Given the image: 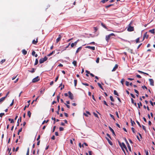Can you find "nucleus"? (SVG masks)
<instances>
[{"label": "nucleus", "mask_w": 155, "mask_h": 155, "mask_svg": "<svg viewBox=\"0 0 155 155\" xmlns=\"http://www.w3.org/2000/svg\"><path fill=\"white\" fill-rule=\"evenodd\" d=\"M132 24V21H131L128 25V27L127 28V30L129 31H134V28L131 26V25Z\"/></svg>", "instance_id": "nucleus-1"}, {"label": "nucleus", "mask_w": 155, "mask_h": 155, "mask_svg": "<svg viewBox=\"0 0 155 155\" xmlns=\"http://www.w3.org/2000/svg\"><path fill=\"white\" fill-rule=\"evenodd\" d=\"M48 59V58L46 56H45L44 58H41L39 60V63L42 64L46 61Z\"/></svg>", "instance_id": "nucleus-2"}, {"label": "nucleus", "mask_w": 155, "mask_h": 155, "mask_svg": "<svg viewBox=\"0 0 155 155\" xmlns=\"http://www.w3.org/2000/svg\"><path fill=\"white\" fill-rule=\"evenodd\" d=\"M119 143L120 146L121 148H124L127 151V147L124 143L123 142L122 143H121L120 142H119Z\"/></svg>", "instance_id": "nucleus-3"}, {"label": "nucleus", "mask_w": 155, "mask_h": 155, "mask_svg": "<svg viewBox=\"0 0 155 155\" xmlns=\"http://www.w3.org/2000/svg\"><path fill=\"white\" fill-rule=\"evenodd\" d=\"M114 36V34L113 33H111L110 35L106 36V40L107 42H108L110 38V37L111 36Z\"/></svg>", "instance_id": "nucleus-4"}, {"label": "nucleus", "mask_w": 155, "mask_h": 155, "mask_svg": "<svg viewBox=\"0 0 155 155\" xmlns=\"http://www.w3.org/2000/svg\"><path fill=\"white\" fill-rule=\"evenodd\" d=\"M68 94H69V97L71 100L74 99V96L73 94L71 93V92L70 91H69L68 92Z\"/></svg>", "instance_id": "nucleus-5"}, {"label": "nucleus", "mask_w": 155, "mask_h": 155, "mask_svg": "<svg viewBox=\"0 0 155 155\" xmlns=\"http://www.w3.org/2000/svg\"><path fill=\"white\" fill-rule=\"evenodd\" d=\"M39 80L40 79L39 78V77L37 76L32 80V82L33 83H35V82L38 81H39Z\"/></svg>", "instance_id": "nucleus-6"}, {"label": "nucleus", "mask_w": 155, "mask_h": 155, "mask_svg": "<svg viewBox=\"0 0 155 155\" xmlns=\"http://www.w3.org/2000/svg\"><path fill=\"white\" fill-rule=\"evenodd\" d=\"M149 81L150 83V84L152 86H154V81L152 79H149Z\"/></svg>", "instance_id": "nucleus-7"}, {"label": "nucleus", "mask_w": 155, "mask_h": 155, "mask_svg": "<svg viewBox=\"0 0 155 155\" xmlns=\"http://www.w3.org/2000/svg\"><path fill=\"white\" fill-rule=\"evenodd\" d=\"M86 48H88L89 49H91L93 51H94L95 50V48L94 47H92L90 46H87L86 47Z\"/></svg>", "instance_id": "nucleus-8"}, {"label": "nucleus", "mask_w": 155, "mask_h": 155, "mask_svg": "<svg viewBox=\"0 0 155 155\" xmlns=\"http://www.w3.org/2000/svg\"><path fill=\"white\" fill-rule=\"evenodd\" d=\"M61 37L60 35H58V37L56 40V42L58 43L61 39Z\"/></svg>", "instance_id": "nucleus-9"}, {"label": "nucleus", "mask_w": 155, "mask_h": 155, "mask_svg": "<svg viewBox=\"0 0 155 155\" xmlns=\"http://www.w3.org/2000/svg\"><path fill=\"white\" fill-rule=\"evenodd\" d=\"M118 65L117 64H116L114 68H113L112 70V71H115L118 68Z\"/></svg>", "instance_id": "nucleus-10"}, {"label": "nucleus", "mask_w": 155, "mask_h": 155, "mask_svg": "<svg viewBox=\"0 0 155 155\" xmlns=\"http://www.w3.org/2000/svg\"><path fill=\"white\" fill-rule=\"evenodd\" d=\"M38 42V38L36 39V40H33L32 41L33 44L34 45H36Z\"/></svg>", "instance_id": "nucleus-11"}, {"label": "nucleus", "mask_w": 155, "mask_h": 155, "mask_svg": "<svg viewBox=\"0 0 155 155\" xmlns=\"http://www.w3.org/2000/svg\"><path fill=\"white\" fill-rule=\"evenodd\" d=\"M106 139L107 140L108 143L110 145H113V143H112V142L111 141V140H110L109 138L106 137Z\"/></svg>", "instance_id": "nucleus-12"}, {"label": "nucleus", "mask_w": 155, "mask_h": 155, "mask_svg": "<svg viewBox=\"0 0 155 155\" xmlns=\"http://www.w3.org/2000/svg\"><path fill=\"white\" fill-rule=\"evenodd\" d=\"M109 130L111 131L113 134L115 135V134L114 130L110 127H109Z\"/></svg>", "instance_id": "nucleus-13"}, {"label": "nucleus", "mask_w": 155, "mask_h": 155, "mask_svg": "<svg viewBox=\"0 0 155 155\" xmlns=\"http://www.w3.org/2000/svg\"><path fill=\"white\" fill-rule=\"evenodd\" d=\"M22 53L24 55H25L27 53V51L25 49H23L22 51Z\"/></svg>", "instance_id": "nucleus-14"}, {"label": "nucleus", "mask_w": 155, "mask_h": 155, "mask_svg": "<svg viewBox=\"0 0 155 155\" xmlns=\"http://www.w3.org/2000/svg\"><path fill=\"white\" fill-rule=\"evenodd\" d=\"M81 49H82L81 47H80L78 48L77 49V50L76 51V53H78L80 51H81Z\"/></svg>", "instance_id": "nucleus-15"}, {"label": "nucleus", "mask_w": 155, "mask_h": 155, "mask_svg": "<svg viewBox=\"0 0 155 155\" xmlns=\"http://www.w3.org/2000/svg\"><path fill=\"white\" fill-rule=\"evenodd\" d=\"M144 37H145L146 38H148L149 37V35H147V32H146L143 35Z\"/></svg>", "instance_id": "nucleus-16"}, {"label": "nucleus", "mask_w": 155, "mask_h": 155, "mask_svg": "<svg viewBox=\"0 0 155 155\" xmlns=\"http://www.w3.org/2000/svg\"><path fill=\"white\" fill-rule=\"evenodd\" d=\"M5 97H2L0 99V104L5 100Z\"/></svg>", "instance_id": "nucleus-17"}, {"label": "nucleus", "mask_w": 155, "mask_h": 155, "mask_svg": "<svg viewBox=\"0 0 155 155\" xmlns=\"http://www.w3.org/2000/svg\"><path fill=\"white\" fill-rule=\"evenodd\" d=\"M72 63L75 66H77V62L76 61H74Z\"/></svg>", "instance_id": "nucleus-18"}, {"label": "nucleus", "mask_w": 155, "mask_h": 155, "mask_svg": "<svg viewBox=\"0 0 155 155\" xmlns=\"http://www.w3.org/2000/svg\"><path fill=\"white\" fill-rule=\"evenodd\" d=\"M154 29H153L152 30H150L149 31V32L152 33V34H154L155 33Z\"/></svg>", "instance_id": "nucleus-19"}, {"label": "nucleus", "mask_w": 155, "mask_h": 155, "mask_svg": "<svg viewBox=\"0 0 155 155\" xmlns=\"http://www.w3.org/2000/svg\"><path fill=\"white\" fill-rule=\"evenodd\" d=\"M101 25H102V26L104 28H105V29H107V27L102 22H101Z\"/></svg>", "instance_id": "nucleus-20"}, {"label": "nucleus", "mask_w": 155, "mask_h": 155, "mask_svg": "<svg viewBox=\"0 0 155 155\" xmlns=\"http://www.w3.org/2000/svg\"><path fill=\"white\" fill-rule=\"evenodd\" d=\"M130 120H131V125L132 126H134V124H135V123L134 122V121H133L132 119H130Z\"/></svg>", "instance_id": "nucleus-21"}, {"label": "nucleus", "mask_w": 155, "mask_h": 155, "mask_svg": "<svg viewBox=\"0 0 155 155\" xmlns=\"http://www.w3.org/2000/svg\"><path fill=\"white\" fill-rule=\"evenodd\" d=\"M55 53L54 51H53L52 52H51L50 54L47 55L48 56H50L52 55L54 53Z\"/></svg>", "instance_id": "nucleus-22"}, {"label": "nucleus", "mask_w": 155, "mask_h": 155, "mask_svg": "<svg viewBox=\"0 0 155 155\" xmlns=\"http://www.w3.org/2000/svg\"><path fill=\"white\" fill-rule=\"evenodd\" d=\"M27 114L28 115V116L30 118L31 116V113L30 111H28Z\"/></svg>", "instance_id": "nucleus-23"}, {"label": "nucleus", "mask_w": 155, "mask_h": 155, "mask_svg": "<svg viewBox=\"0 0 155 155\" xmlns=\"http://www.w3.org/2000/svg\"><path fill=\"white\" fill-rule=\"evenodd\" d=\"M137 104L138 105V107L139 108H140V106H142V104L140 102L139 103H138Z\"/></svg>", "instance_id": "nucleus-24"}, {"label": "nucleus", "mask_w": 155, "mask_h": 155, "mask_svg": "<svg viewBox=\"0 0 155 155\" xmlns=\"http://www.w3.org/2000/svg\"><path fill=\"white\" fill-rule=\"evenodd\" d=\"M97 84H98V86L100 87L101 89L102 90H104L101 84L100 83H97Z\"/></svg>", "instance_id": "nucleus-25"}, {"label": "nucleus", "mask_w": 155, "mask_h": 155, "mask_svg": "<svg viewBox=\"0 0 155 155\" xmlns=\"http://www.w3.org/2000/svg\"><path fill=\"white\" fill-rule=\"evenodd\" d=\"M114 94L115 95H117V96H119L118 93H117V91L116 90H114Z\"/></svg>", "instance_id": "nucleus-26"}, {"label": "nucleus", "mask_w": 155, "mask_h": 155, "mask_svg": "<svg viewBox=\"0 0 155 155\" xmlns=\"http://www.w3.org/2000/svg\"><path fill=\"white\" fill-rule=\"evenodd\" d=\"M29 71L32 73H33L35 71V69L34 68H32L31 71Z\"/></svg>", "instance_id": "nucleus-27"}, {"label": "nucleus", "mask_w": 155, "mask_h": 155, "mask_svg": "<svg viewBox=\"0 0 155 155\" xmlns=\"http://www.w3.org/2000/svg\"><path fill=\"white\" fill-rule=\"evenodd\" d=\"M38 59H35V62L34 64V65H36L37 64H38Z\"/></svg>", "instance_id": "nucleus-28"}, {"label": "nucleus", "mask_w": 155, "mask_h": 155, "mask_svg": "<svg viewBox=\"0 0 155 155\" xmlns=\"http://www.w3.org/2000/svg\"><path fill=\"white\" fill-rule=\"evenodd\" d=\"M110 115V117L113 118V119L114 120H115V119L114 118V116L112 114H109Z\"/></svg>", "instance_id": "nucleus-29"}, {"label": "nucleus", "mask_w": 155, "mask_h": 155, "mask_svg": "<svg viewBox=\"0 0 155 155\" xmlns=\"http://www.w3.org/2000/svg\"><path fill=\"white\" fill-rule=\"evenodd\" d=\"M71 44V43H69V44H68V45L67 46H66V47H65L64 48V50H66V49L68 48L69 47V46H70V45Z\"/></svg>", "instance_id": "nucleus-30"}, {"label": "nucleus", "mask_w": 155, "mask_h": 155, "mask_svg": "<svg viewBox=\"0 0 155 155\" xmlns=\"http://www.w3.org/2000/svg\"><path fill=\"white\" fill-rule=\"evenodd\" d=\"M74 85L75 87H76L77 85V80H74Z\"/></svg>", "instance_id": "nucleus-31"}, {"label": "nucleus", "mask_w": 155, "mask_h": 155, "mask_svg": "<svg viewBox=\"0 0 155 155\" xmlns=\"http://www.w3.org/2000/svg\"><path fill=\"white\" fill-rule=\"evenodd\" d=\"M113 5H114L113 4H110V5H109L106 6V7H105V8H109L110 7V6H113Z\"/></svg>", "instance_id": "nucleus-32"}, {"label": "nucleus", "mask_w": 155, "mask_h": 155, "mask_svg": "<svg viewBox=\"0 0 155 155\" xmlns=\"http://www.w3.org/2000/svg\"><path fill=\"white\" fill-rule=\"evenodd\" d=\"M110 99L111 101H112L113 102L114 101V99L113 98L112 96H110Z\"/></svg>", "instance_id": "nucleus-33"}, {"label": "nucleus", "mask_w": 155, "mask_h": 155, "mask_svg": "<svg viewBox=\"0 0 155 155\" xmlns=\"http://www.w3.org/2000/svg\"><path fill=\"white\" fill-rule=\"evenodd\" d=\"M8 120L9 121H11V123H13L14 121L13 119H12L11 118H9Z\"/></svg>", "instance_id": "nucleus-34"}, {"label": "nucleus", "mask_w": 155, "mask_h": 155, "mask_svg": "<svg viewBox=\"0 0 155 155\" xmlns=\"http://www.w3.org/2000/svg\"><path fill=\"white\" fill-rule=\"evenodd\" d=\"M139 40H140V38H137L136 40V43H138L139 42Z\"/></svg>", "instance_id": "nucleus-35"}, {"label": "nucleus", "mask_w": 155, "mask_h": 155, "mask_svg": "<svg viewBox=\"0 0 155 155\" xmlns=\"http://www.w3.org/2000/svg\"><path fill=\"white\" fill-rule=\"evenodd\" d=\"M5 59L2 60H1L0 61V63L1 64H2V63H3L4 62H5Z\"/></svg>", "instance_id": "nucleus-36"}, {"label": "nucleus", "mask_w": 155, "mask_h": 155, "mask_svg": "<svg viewBox=\"0 0 155 155\" xmlns=\"http://www.w3.org/2000/svg\"><path fill=\"white\" fill-rule=\"evenodd\" d=\"M124 81L125 80L123 78L121 79L120 82L122 85L124 84Z\"/></svg>", "instance_id": "nucleus-37"}, {"label": "nucleus", "mask_w": 155, "mask_h": 155, "mask_svg": "<svg viewBox=\"0 0 155 155\" xmlns=\"http://www.w3.org/2000/svg\"><path fill=\"white\" fill-rule=\"evenodd\" d=\"M29 105L30 104H28V105L27 106L26 105L24 107L23 110H25L26 107H29Z\"/></svg>", "instance_id": "nucleus-38"}, {"label": "nucleus", "mask_w": 155, "mask_h": 155, "mask_svg": "<svg viewBox=\"0 0 155 155\" xmlns=\"http://www.w3.org/2000/svg\"><path fill=\"white\" fill-rule=\"evenodd\" d=\"M48 121H49V120H46H46H44L43 122H42V124H44V123H47L48 122Z\"/></svg>", "instance_id": "nucleus-39"}, {"label": "nucleus", "mask_w": 155, "mask_h": 155, "mask_svg": "<svg viewBox=\"0 0 155 155\" xmlns=\"http://www.w3.org/2000/svg\"><path fill=\"white\" fill-rule=\"evenodd\" d=\"M59 130L60 131H63L64 130V129L63 127H60L59 128Z\"/></svg>", "instance_id": "nucleus-40"}, {"label": "nucleus", "mask_w": 155, "mask_h": 155, "mask_svg": "<svg viewBox=\"0 0 155 155\" xmlns=\"http://www.w3.org/2000/svg\"><path fill=\"white\" fill-rule=\"evenodd\" d=\"M142 128L144 130V131L146 132V128H145V126H144V125H142Z\"/></svg>", "instance_id": "nucleus-41"}, {"label": "nucleus", "mask_w": 155, "mask_h": 155, "mask_svg": "<svg viewBox=\"0 0 155 155\" xmlns=\"http://www.w3.org/2000/svg\"><path fill=\"white\" fill-rule=\"evenodd\" d=\"M31 54L32 56H34L35 55V51H32Z\"/></svg>", "instance_id": "nucleus-42"}, {"label": "nucleus", "mask_w": 155, "mask_h": 155, "mask_svg": "<svg viewBox=\"0 0 155 155\" xmlns=\"http://www.w3.org/2000/svg\"><path fill=\"white\" fill-rule=\"evenodd\" d=\"M79 41V40H78L76 41H75L74 43H73L75 45V46H76L77 45V43Z\"/></svg>", "instance_id": "nucleus-43"}, {"label": "nucleus", "mask_w": 155, "mask_h": 155, "mask_svg": "<svg viewBox=\"0 0 155 155\" xmlns=\"http://www.w3.org/2000/svg\"><path fill=\"white\" fill-rule=\"evenodd\" d=\"M132 131V132L133 133H135V129L134 128V127H132L131 128Z\"/></svg>", "instance_id": "nucleus-44"}, {"label": "nucleus", "mask_w": 155, "mask_h": 155, "mask_svg": "<svg viewBox=\"0 0 155 155\" xmlns=\"http://www.w3.org/2000/svg\"><path fill=\"white\" fill-rule=\"evenodd\" d=\"M93 114H94V116L95 117H98V115H97V114H96V113H95V112H94V113H93Z\"/></svg>", "instance_id": "nucleus-45"}, {"label": "nucleus", "mask_w": 155, "mask_h": 155, "mask_svg": "<svg viewBox=\"0 0 155 155\" xmlns=\"http://www.w3.org/2000/svg\"><path fill=\"white\" fill-rule=\"evenodd\" d=\"M134 91L137 94H138V95H139V92L136 89H134Z\"/></svg>", "instance_id": "nucleus-46"}, {"label": "nucleus", "mask_w": 155, "mask_h": 155, "mask_svg": "<svg viewBox=\"0 0 155 155\" xmlns=\"http://www.w3.org/2000/svg\"><path fill=\"white\" fill-rule=\"evenodd\" d=\"M137 123V124H138V125L140 127H141V125H140V123L137 121V120L136 121Z\"/></svg>", "instance_id": "nucleus-47"}, {"label": "nucleus", "mask_w": 155, "mask_h": 155, "mask_svg": "<svg viewBox=\"0 0 155 155\" xmlns=\"http://www.w3.org/2000/svg\"><path fill=\"white\" fill-rule=\"evenodd\" d=\"M126 85L127 86H128L129 85V82L127 81H126Z\"/></svg>", "instance_id": "nucleus-48"}, {"label": "nucleus", "mask_w": 155, "mask_h": 155, "mask_svg": "<svg viewBox=\"0 0 155 155\" xmlns=\"http://www.w3.org/2000/svg\"><path fill=\"white\" fill-rule=\"evenodd\" d=\"M5 115L4 113H1L0 114V117H2L3 116Z\"/></svg>", "instance_id": "nucleus-49"}, {"label": "nucleus", "mask_w": 155, "mask_h": 155, "mask_svg": "<svg viewBox=\"0 0 155 155\" xmlns=\"http://www.w3.org/2000/svg\"><path fill=\"white\" fill-rule=\"evenodd\" d=\"M60 98V95H58L57 96V101L58 102H59V99Z\"/></svg>", "instance_id": "nucleus-50"}, {"label": "nucleus", "mask_w": 155, "mask_h": 155, "mask_svg": "<svg viewBox=\"0 0 155 155\" xmlns=\"http://www.w3.org/2000/svg\"><path fill=\"white\" fill-rule=\"evenodd\" d=\"M51 119L53 120H54V124H55V120H56L55 118L54 117L53 118V117H52L51 118Z\"/></svg>", "instance_id": "nucleus-51"}, {"label": "nucleus", "mask_w": 155, "mask_h": 155, "mask_svg": "<svg viewBox=\"0 0 155 155\" xmlns=\"http://www.w3.org/2000/svg\"><path fill=\"white\" fill-rule=\"evenodd\" d=\"M142 87L143 89H144V88H145L146 89H147V87L145 86H142Z\"/></svg>", "instance_id": "nucleus-52"}, {"label": "nucleus", "mask_w": 155, "mask_h": 155, "mask_svg": "<svg viewBox=\"0 0 155 155\" xmlns=\"http://www.w3.org/2000/svg\"><path fill=\"white\" fill-rule=\"evenodd\" d=\"M104 104H105V105H106L107 106H108V105L107 104L106 102L105 101H104Z\"/></svg>", "instance_id": "nucleus-53"}, {"label": "nucleus", "mask_w": 155, "mask_h": 155, "mask_svg": "<svg viewBox=\"0 0 155 155\" xmlns=\"http://www.w3.org/2000/svg\"><path fill=\"white\" fill-rule=\"evenodd\" d=\"M82 84L84 85H85V86H88L89 85L87 84V83H82Z\"/></svg>", "instance_id": "nucleus-54"}, {"label": "nucleus", "mask_w": 155, "mask_h": 155, "mask_svg": "<svg viewBox=\"0 0 155 155\" xmlns=\"http://www.w3.org/2000/svg\"><path fill=\"white\" fill-rule=\"evenodd\" d=\"M39 97V96H38V97H37L36 98V99L35 100H34L32 102V103H31V104H32L34 101H36L37 100V99H38V98Z\"/></svg>", "instance_id": "nucleus-55"}, {"label": "nucleus", "mask_w": 155, "mask_h": 155, "mask_svg": "<svg viewBox=\"0 0 155 155\" xmlns=\"http://www.w3.org/2000/svg\"><path fill=\"white\" fill-rule=\"evenodd\" d=\"M107 2L106 1V0H102L101 2H102V3H104L105 2Z\"/></svg>", "instance_id": "nucleus-56"}, {"label": "nucleus", "mask_w": 155, "mask_h": 155, "mask_svg": "<svg viewBox=\"0 0 155 155\" xmlns=\"http://www.w3.org/2000/svg\"><path fill=\"white\" fill-rule=\"evenodd\" d=\"M115 113H116V114L117 117L119 118V115H118V112L117 111H116L115 112Z\"/></svg>", "instance_id": "nucleus-57"}, {"label": "nucleus", "mask_w": 155, "mask_h": 155, "mask_svg": "<svg viewBox=\"0 0 155 155\" xmlns=\"http://www.w3.org/2000/svg\"><path fill=\"white\" fill-rule=\"evenodd\" d=\"M51 139L53 140H54L55 139V137L54 135L52 136V137H51Z\"/></svg>", "instance_id": "nucleus-58"}, {"label": "nucleus", "mask_w": 155, "mask_h": 155, "mask_svg": "<svg viewBox=\"0 0 155 155\" xmlns=\"http://www.w3.org/2000/svg\"><path fill=\"white\" fill-rule=\"evenodd\" d=\"M130 95L132 97L135 98V96L133 94L131 93L130 94Z\"/></svg>", "instance_id": "nucleus-59"}, {"label": "nucleus", "mask_w": 155, "mask_h": 155, "mask_svg": "<svg viewBox=\"0 0 155 155\" xmlns=\"http://www.w3.org/2000/svg\"><path fill=\"white\" fill-rule=\"evenodd\" d=\"M136 77L137 78H141V76L140 75H139V74L137 75Z\"/></svg>", "instance_id": "nucleus-60"}, {"label": "nucleus", "mask_w": 155, "mask_h": 155, "mask_svg": "<svg viewBox=\"0 0 155 155\" xmlns=\"http://www.w3.org/2000/svg\"><path fill=\"white\" fill-rule=\"evenodd\" d=\"M64 104L66 105V107L68 108H70V106L67 104H66L65 103H64Z\"/></svg>", "instance_id": "nucleus-61"}, {"label": "nucleus", "mask_w": 155, "mask_h": 155, "mask_svg": "<svg viewBox=\"0 0 155 155\" xmlns=\"http://www.w3.org/2000/svg\"><path fill=\"white\" fill-rule=\"evenodd\" d=\"M58 78H59V75L58 76H57V77L56 78H55V82H56L58 80Z\"/></svg>", "instance_id": "nucleus-62"}, {"label": "nucleus", "mask_w": 155, "mask_h": 155, "mask_svg": "<svg viewBox=\"0 0 155 155\" xmlns=\"http://www.w3.org/2000/svg\"><path fill=\"white\" fill-rule=\"evenodd\" d=\"M99 58H97V59H96V62L97 63H98L99 62Z\"/></svg>", "instance_id": "nucleus-63"}, {"label": "nucleus", "mask_w": 155, "mask_h": 155, "mask_svg": "<svg viewBox=\"0 0 155 155\" xmlns=\"http://www.w3.org/2000/svg\"><path fill=\"white\" fill-rule=\"evenodd\" d=\"M145 152L146 155H148V152L147 151H146V150H145Z\"/></svg>", "instance_id": "nucleus-64"}]
</instances>
